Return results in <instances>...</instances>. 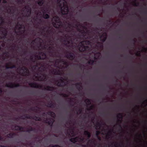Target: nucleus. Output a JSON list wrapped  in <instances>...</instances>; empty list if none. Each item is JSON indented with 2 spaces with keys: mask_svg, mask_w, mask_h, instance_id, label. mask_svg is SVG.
I'll use <instances>...</instances> for the list:
<instances>
[{
  "mask_svg": "<svg viewBox=\"0 0 147 147\" xmlns=\"http://www.w3.org/2000/svg\"><path fill=\"white\" fill-rule=\"evenodd\" d=\"M60 6L63 5V7L61 8V12L62 14H67L68 12V8L66 2L64 0H62V1H59Z\"/></svg>",
  "mask_w": 147,
  "mask_h": 147,
  "instance_id": "nucleus-1",
  "label": "nucleus"
},
{
  "mask_svg": "<svg viewBox=\"0 0 147 147\" xmlns=\"http://www.w3.org/2000/svg\"><path fill=\"white\" fill-rule=\"evenodd\" d=\"M58 20V18L56 16H55L53 18L52 21H55V22H57Z\"/></svg>",
  "mask_w": 147,
  "mask_h": 147,
  "instance_id": "nucleus-2",
  "label": "nucleus"
},
{
  "mask_svg": "<svg viewBox=\"0 0 147 147\" xmlns=\"http://www.w3.org/2000/svg\"><path fill=\"white\" fill-rule=\"evenodd\" d=\"M3 24V22L2 18L0 17V26Z\"/></svg>",
  "mask_w": 147,
  "mask_h": 147,
  "instance_id": "nucleus-3",
  "label": "nucleus"
},
{
  "mask_svg": "<svg viewBox=\"0 0 147 147\" xmlns=\"http://www.w3.org/2000/svg\"><path fill=\"white\" fill-rule=\"evenodd\" d=\"M44 18H49V16L47 14H44L43 15Z\"/></svg>",
  "mask_w": 147,
  "mask_h": 147,
  "instance_id": "nucleus-4",
  "label": "nucleus"
},
{
  "mask_svg": "<svg viewBox=\"0 0 147 147\" xmlns=\"http://www.w3.org/2000/svg\"><path fill=\"white\" fill-rule=\"evenodd\" d=\"M85 134H87L88 135V137H89L90 136L89 133L87 131H85L84 132Z\"/></svg>",
  "mask_w": 147,
  "mask_h": 147,
  "instance_id": "nucleus-5",
  "label": "nucleus"
},
{
  "mask_svg": "<svg viewBox=\"0 0 147 147\" xmlns=\"http://www.w3.org/2000/svg\"><path fill=\"white\" fill-rule=\"evenodd\" d=\"M73 139H71V141L73 142H75L77 141V138H76L74 139V141H73ZM73 139L74 140V139Z\"/></svg>",
  "mask_w": 147,
  "mask_h": 147,
  "instance_id": "nucleus-6",
  "label": "nucleus"
},
{
  "mask_svg": "<svg viewBox=\"0 0 147 147\" xmlns=\"http://www.w3.org/2000/svg\"><path fill=\"white\" fill-rule=\"evenodd\" d=\"M3 2L4 3H6V0H3Z\"/></svg>",
  "mask_w": 147,
  "mask_h": 147,
  "instance_id": "nucleus-7",
  "label": "nucleus"
},
{
  "mask_svg": "<svg viewBox=\"0 0 147 147\" xmlns=\"http://www.w3.org/2000/svg\"><path fill=\"white\" fill-rule=\"evenodd\" d=\"M79 49H80V51H84V50H85V48L84 49V50H83H83H82V49H81V48H80H80H79Z\"/></svg>",
  "mask_w": 147,
  "mask_h": 147,
  "instance_id": "nucleus-8",
  "label": "nucleus"
},
{
  "mask_svg": "<svg viewBox=\"0 0 147 147\" xmlns=\"http://www.w3.org/2000/svg\"><path fill=\"white\" fill-rule=\"evenodd\" d=\"M6 32L5 31V32H4V35H6Z\"/></svg>",
  "mask_w": 147,
  "mask_h": 147,
  "instance_id": "nucleus-9",
  "label": "nucleus"
},
{
  "mask_svg": "<svg viewBox=\"0 0 147 147\" xmlns=\"http://www.w3.org/2000/svg\"><path fill=\"white\" fill-rule=\"evenodd\" d=\"M54 147H59L58 146H54Z\"/></svg>",
  "mask_w": 147,
  "mask_h": 147,
  "instance_id": "nucleus-10",
  "label": "nucleus"
},
{
  "mask_svg": "<svg viewBox=\"0 0 147 147\" xmlns=\"http://www.w3.org/2000/svg\"><path fill=\"white\" fill-rule=\"evenodd\" d=\"M38 4L39 5L40 4V2H39L38 3Z\"/></svg>",
  "mask_w": 147,
  "mask_h": 147,
  "instance_id": "nucleus-11",
  "label": "nucleus"
},
{
  "mask_svg": "<svg viewBox=\"0 0 147 147\" xmlns=\"http://www.w3.org/2000/svg\"><path fill=\"white\" fill-rule=\"evenodd\" d=\"M83 47H85V46H83Z\"/></svg>",
  "mask_w": 147,
  "mask_h": 147,
  "instance_id": "nucleus-12",
  "label": "nucleus"
},
{
  "mask_svg": "<svg viewBox=\"0 0 147 147\" xmlns=\"http://www.w3.org/2000/svg\"><path fill=\"white\" fill-rule=\"evenodd\" d=\"M82 43H84V42H83Z\"/></svg>",
  "mask_w": 147,
  "mask_h": 147,
  "instance_id": "nucleus-13",
  "label": "nucleus"
},
{
  "mask_svg": "<svg viewBox=\"0 0 147 147\" xmlns=\"http://www.w3.org/2000/svg\"><path fill=\"white\" fill-rule=\"evenodd\" d=\"M9 86H10V87H11V86H10V84Z\"/></svg>",
  "mask_w": 147,
  "mask_h": 147,
  "instance_id": "nucleus-14",
  "label": "nucleus"
},
{
  "mask_svg": "<svg viewBox=\"0 0 147 147\" xmlns=\"http://www.w3.org/2000/svg\"><path fill=\"white\" fill-rule=\"evenodd\" d=\"M1 0H0V3L1 2Z\"/></svg>",
  "mask_w": 147,
  "mask_h": 147,
  "instance_id": "nucleus-15",
  "label": "nucleus"
},
{
  "mask_svg": "<svg viewBox=\"0 0 147 147\" xmlns=\"http://www.w3.org/2000/svg\"><path fill=\"white\" fill-rule=\"evenodd\" d=\"M1 33V32L0 31V34Z\"/></svg>",
  "mask_w": 147,
  "mask_h": 147,
  "instance_id": "nucleus-16",
  "label": "nucleus"
}]
</instances>
